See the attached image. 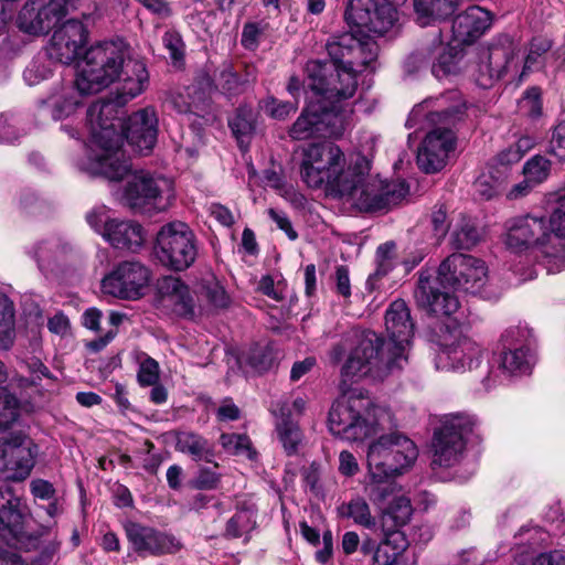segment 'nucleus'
I'll use <instances>...</instances> for the list:
<instances>
[{
  "mask_svg": "<svg viewBox=\"0 0 565 565\" xmlns=\"http://www.w3.org/2000/svg\"><path fill=\"white\" fill-rule=\"evenodd\" d=\"M385 327L388 334L386 340L370 330L350 331L331 348V363L339 364L345 358L340 370L342 386L364 376L383 380L395 370L403 369L414 332L409 309L404 300L391 303L385 315Z\"/></svg>",
  "mask_w": 565,
  "mask_h": 565,
  "instance_id": "nucleus-1",
  "label": "nucleus"
},
{
  "mask_svg": "<svg viewBox=\"0 0 565 565\" xmlns=\"http://www.w3.org/2000/svg\"><path fill=\"white\" fill-rule=\"evenodd\" d=\"M486 263L471 255L451 254L439 265L436 278L420 271L414 298L419 309L431 316H451L459 307L457 291L480 294L487 281Z\"/></svg>",
  "mask_w": 565,
  "mask_h": 565,
  "instance_id": "nucleus-2",
  "label": "nucleus"
},
{
  "mask_svg": "<svg viewBox=\"0 0 565 565\" xmlns=\"http://www.w3.org/2000/svg\"><path fill=\"white\" fill-rule=\"evenodd\" d=\"M127 56V49L120 40L92 45L78 67L77 88L86 94H96L122 79L120 95L128 99L138 96L147 87L149 74L143 62Z\"/></svg>",
  "mask_w": 565,
  "mask_h": 565,
  "instance_id": "nucleus-3",
  "label": "nucleus"
},
{
  "mask_svg": "<svg viewBox=\"0 0 565 565\" xmlns=\"http://www.w3.org/2000/svg\"><path fill=\"white\" fill-rule=\"evenodd\" d=\"M117 105L114 102H96L86 114L93 147L92 153L78 162V168L94 177L107 180L121 179L129 170L120 150L121 137L117 131Z\"/></svg>",
  "mask_w": 565,
  "mask_h": 565,
  "instance_id": "nucleus-4",
  "label": "nucleus"
},
{
  "mask_svg": "<svg viewBox=\"0 0 565 565\" xmlns=\"http://www.w3.org/2000/svg\"><path fill=\"white\" fill-rule=\"evenodd\" d=\"M343 151L333 142L310 143L302 151L300 174L311 189L326 186L334 195L351 189L348 179L354 169V161L344 169Z\"/></svg>",
  "mask_w": 565,
  "mask_h": 565,
  "instance_id": "nucleus-5",
  "label": "nucleus"
},
{
  "mask_svg": "<svg viewBox=\"0 0 565 565\" xmlns=\"http://www.w3.org/2000/svg\"><path fill=\"white\" fill-rule=\"evenodd\" d=\"M369 172L370 161L364 156H358L348 179L351 189L340 192L339 196L351 200L360 211L379 212L397 205L408 194L409 188L405 181L387 182Z\"/></svg>",
  "mask_w": 565,
  "mask_h": 565,
  "instance_id": "nucleus-6",
  "label": "nucleus"
},
{
  "mask_svg": "<svg viewBox=\"0 0 565 565\" xmlns=\"http://www.w3.org/2000/svg\"><path fill=\"white\" fill-rule=\"evenodd\" d=\"M450 97L458 99L456 105L428 115L429 121L438 127L427 134L417 152V164L426 173L441 170L455 147L456 138L451 127L463 118L466 106L456 92L450 93Z\"/></svg>",
  "mask_w": 565,
  "mask_h": 565,
  "instance_id": "nucleus-7",
  "label": "nucleus"
},
{
  "mask_svg": "<svg viewBox=\"0 0 565 565\" xmlns=\"http://www.w3.org/2000/svg\"><path fill=\"white\" fill-rule=\"evenodd\" d=\"M359 51L351 53L345 67L338 70L334 65L320 60H312L306 64V74L310 89L328 98H351L356 92L361 57L364 52V42L359 41Z\"/></svg>",
  "mask_w": 565,
  "mask_h": 565,
  "instance_id": "nucleus-8",
  "label": "nucleus"
},
{
  "mask_svg": "<svg viewBox=\"0 0 565 565\" xmlns=\"http://www.w3.org/2000/svg\"><path fill=\"white\" fill-rule=\"evenodd\" d=\"M125 161L130 166L127 160ZM130 171L131 167L121 178L122 180L129 177L120 198L122 204L139 213L164 211L174 198L173 182L142 170L134 173Z\"/></svg>",
  "mask_w": 565,
  "mask_h": 565,
  "instance_id": "nucleus-9",
  "label": "nucleus"
},
{
  "mask_svg": "<svg viewBox=\"0 0 565 565\" xmlns=\"http://www.w3.org/2000/svg\"><path fill=\"white\" fill-rule=\"evenodd\" d=\"M418 449L408 437L392 433L382 435L367 449V470L374 476H398L417 459Z\"/></svg>",
  "mask_w": 565,
  "mask_h": 565,
  "instance_id": "nucleus-10",
  "label": "nucleus"
},
{
  "mask_svg": "<svg viewBox=\"0 0 565 565\" xmlns=\"http://www.w3.org/2000/svg\"><path fill=\"white\" fill-rule=\"evenodd\" d=\"M475 424V418L467 414L457 413L443 417L431 440L434 468H449L461 460L466 447L465 436L472 430Z\"/></svg>",
  "mask_w": 565,
  "mask_h": 565,
  "instance_id": "nucleus-11",
  "label": "nucleus"
},
{
  "mask_svg": "<svg viewBox=\"0 0 565 565\" xmlns=\"http://www.w3.org/2000/svg\"><path fill=\"white\" fill-rule=\"evenodd\" d=\"M154 254L163 266L173 270H184L198 256L195 234L183 222L164 224L157 234Z\"/></svg>",
  "mask_w": 565,
  "mask_h": 565,
  "instance_id": "nucleus-12",
  "label": "nucleus"
},
{
  "mask_svg": "<svg viewBox=\"0 0 565 565\" xmlns=\"http://www.w3.org/2000/svg\"><path fill=\"white\" fill-rule=\"evenodd\" d=\"M480 358V347L473 340L459 329L450 330L447 327L435 363L441 371H466L477 367Z\"/></svg>",
  "mask_w": 565,
  "mask_h": 565,
  "instance_id": "nucleus-13",
  "label": "nucleus"
},
{
  "mask_svg": "<svg viewBox=\"0 0 565 565\" xmlns=\"http://www.w3.org/2000/svg\"><path fill=\"white\" fill-rule=\"evenodd\" d=\"M150 281V270L139 260H124L102 280L105 294L120 298L137 300L145 295Z\"/></svg>",
  "mask_w": 565,
  "mask_h": 565,
  "instance_id": "nucleus-14",
  "label": "nucleus"
},
{
  "mask_svg": "<svg viewBox=\"0 0 565 565\" xmlns=\"http://www.w3.org/2000/svg\"><path fill=\"white\" fill-rule=\"evenodd\" d=\"M361 399L353 397L333 403L328 417L332 435L348 441H358L374 433L373 425L361 416Z\"/></svg>",
  "mask_w": 565,
  "mask_h": 565,
  "instance_id": "nucleus-15",
  "label": "nucleus"
},
{
  "mask_svg": "<svg viewBox=\"0 0 565 565\" xmlns=\"http://www.w3.org/2000/svg\"><path fill=\"white\" fill-rule=\"evenodd\" d=\"M505 245L513 253L537 247L543 255L547 246L548 226L545 217L516 216L505 223Z\"/></svg>",
  "mask_w": 565,
  "mask_h": 565,
  "instance_id": "nucleus-16",
  "label": "nucleus"
},
{
  "mask_svg": "<svg viewBox=\"0 0 565 565\" xmlns=\"http://www.w3.org/2000/svg\"><path fill=\"white\" fill-rule=\"evenodd\" d=\"M32 443L23 435L0 439V475L21 481L29 477L35 463Z\"/></svg>",
  "mask_w": 565,
  "mask_h": 565,
  "instance_id": "nucleus-17",
  "label": "nucleus"
},
{
  "mask_svg": "<svg viewBox=\"0 0 565 565\" xmlns=\"http://www.w3.org/2000/svg\"><path fill=\"white\" fill-rule=\"evenodd\" d=\"M87 38L85 25L77 19H70L54 31L46 46L47 57L71 64L83 53Z\"/></svg>",
  "mask_w": 565,
  "mask_h": 565,
  "instance_id": "nucleus-18",
  "label": "nucleus"
},
{
  "mask_svg": "<svg viewBox=\"0 0 565 565\" xmlns=\"http://www.w3.org/2000/svg\"><path fill=\"white\" fill-rule=\"evenodd\" d=\"M124 529L132 550L140 556L174 553L181 547L180 542L173 535L137 522L128 521Z\"/></svg>",
  "mask_w": 565,
  "mask_h": 565,
  "instance_id": "nucleus-19",
  "label": "nucleus"
},
{
  "mask_svg": "<svg viewBox=\"0 0 565 565\" xmlns=\"http://www.w3.org/2000/svg\"><path fill=\"white\" fill-rule=\"evenodd\" d=\"M514 60V47L508 45H492L480 52L473 73L476 83L482 88H490L510 68Z\"/></svg>",
  "mask_w": 565,
  "mask_h": 565,
  "instance_id": "nucleus-20",
  "label": "nucleus"
},
{
  "mask_svg": "<svg viewBox=\"0 0 565 565\" xmlns=\"http://www.w3.org/2000/svg\"><path fill=\"white\" fill-rule=\"evenodd\" d=\"M44 275L60 270L74 256L75 247L66 238L52 235L38 241L29 250Z\"/></svg>",
  "mask_w": 565,
  "mask_h": 565,
  "instance_id": "nucleus-21",
  "label": "nucleus"
},
{
  "mask_svg": "<svg viewBox=\"0 0 565 565\" xmlns=\"http://www.w3.org/2000/svg\"><path fill=\"white\" fill-rule=\"evenodd\" d=\"M126 138L139 153H150L158 138L156 110L147 107L131 114L126 126Z\"/></svg>",
  "mask_w": 565,
  "mask_h": 565,
  "instance_id": "nucleus-22",
  "label": "nucleus"
},
{
  "mask_svg": "<svg viewBox=\"0 0 565 565\" xmlns=\"http://www.w3.org/2000/svg\"><path fill=\"white\" fill-rule=\"evenodd\" d=\"M547 246L543 249V263L550 273L565 268V207L555 210L550 218Z\"/></svg>",
  "mask_w": 565,
  "mask_h": 565,
  "instance_id": "nucleus-23",
  "label": "nucleus"
},
{
  "mask_svg": "<svg viewBox=\"0 0 565 565\" xmlns=\"http://www.w3.org/2000/svg\"><path fill=\"white\" fill-rule=\"evenodd\" d=\"M490 24V13L478 6H472L454 19V39L461 44H470L479 39Z\"/></svg>",
  "mask_w": 565,
  "mask_h": 565,
  "instance_id": "nucleus-24",
  "label": "nucleus"
},
{
  "mask_svg": "<svg viewBox=\"0 0 565 565\" xmlns=\"http://www.w3.org/2000/svg\"><path fill=\"white\" fill-rule=\"evenodd\" d=\"M103 237L115 248L136 252L145 242L143 228L132 221L110 220L106 222Z\"/></svg>",
  "mask_w": 565,
  "mask_h": 565,
  "instance_id": "nucleus-25",
  "label": "nucleus"
},
{
  "mask_svg": "<svg viewBox=\"0 0 565 565\" xmlns=\"http://www.w3.org/2000/svg\"><path fill=\"white\" fill-rule=\"evenodd\" d=\"M160 291L166 305L171 306L177 315L185 318L194 316L193 297L181 279L171 276L166 277L160 285Z\"/></svg>",
  "mask_w": 565,
  "mask_h": 565,
  "instance_id": "nucleus-26",
  "label": "nucleus"
},
{
  "mask_svg": "<svg viewBox=\"0 0 565 565\" xmlns=\"http://www.w3.org/2000/svg\"><path fill=\"white\" fill-rule=\"evenodd\" d=\"M256 79L248 68L242 76L230 62L222 63L213 73V84L222 94L232 97L244 93L248 85Z\"/></svg>",
  "mask_w": 565,
  "mask_h": 565,
  "instance_id": "nucleus-27",
  "label": "nucleus"
},
{
  "mask_svg": "<svg viewBox=\"0 0 565 565\" xmlns=\"http://www.w3.org/2000/svg\"><path fill=\"white\" fill-rule=\"evenodd\" d=\"M315 97L321 100V108L319 110L320 118V135L321 137L340 138L344 135L348 121L345 115L341 113L334 103L343 98H328L311 89Z\"/></svg>",
  "mask_w": 565,
  "mask_h": 565,
  "instance_id": "nucleus-28",
  "label": "nucleus"
},
{
  "mask_svg": "<svg viewBox=\"0 0 565 565\" xmlns=\"http://www.w3.org/2000/svg\"><path fill=\"white\" fill-rule=\"evenodd\" d=\"M273 414L277 417L276 431L286 454L295 455L302 441V433L296 422L290 418V408L286 402H279Z\"/></svg>",
  "mask_w": 565,
  "mask_h": 565,
  "instance_id": "nucleus-29",
  "label": "nucleus"
},
{
  "mask_svg": "<svg viewBox=\"0 0 565 565\" xmlns=\"http://www.w3.org/2000/svg\"><path fill=\"white\" fill-rule=\"evenodd\" d=\"M23 524L21 501L10 488H0V530L18 535Z\"/></svg>",
  "mask_w": 565,
  "mask_h": 565,
  "instance_id": "nucleus-30",
  "label": "nucleus"
},
{
  "mask_svg": "<svg viewBox=\"0 0 565 565\" xmlns=\"http://www.w3.org/2000/svg\"><path fill=\"white\" fill-rule=\"evenodd\" d=\"M408 545L409 542L404 532H384V539L377 544L372 557V565H395Z\"/></svg>",
  "mask_w": 565,
  "mask_h": 565,
  "instance_id": "nucleus-31",
  "label": "nucleus"
},
{
  "mask_svg": "<svg viewBox=\"0 0 565 565\" xmlns=\"http://www.w3.org/2000/svg\"><path fill=\"white\" fill-rule=\"evenodd\" d=\"M310 99L307 107L289 129V136L295 140H307L310 138L321 137L319 110L321 100L318 97Z\"/></svg>",
  "mask_w": 565,
  "mask_h": 565,
  "instance_id": "nucleus-32",
  "label": "nucleus"
},
{
  "mask_svg": "<svg viewBox=\"0 0 565 565\" xmlns=\"http://www.w3.org/2000/svg\"><path fill=\"white\" fill-rule=\"evenodd\" d=\"M481 239V232L476 221L465 214H460L452 225L449 244L454 249H471Z\"/></svg>",
  "mask_w": 565,
  "mask_h": 565,
  "instance_id": "nucleus-33",
  "label": "nucleus"
},
{
  "mask_svg": "<svg viewBox=\"0 0 565 565\" xmlns=\"http://www.w3.org/2000/svg\"><path fill=\"white\" fill-rule=\"evenodd\" d=\"M86 93L77 88L76 79L73 85L63 87L61 94L51 99V116L54 120H64L71 118L82 106V97Z\"/></svg>",
  "mask_w": 565,
  "mask_h": 565,
  "instance_id": "nucleus-34",
  "label": "nucleus"
},
{
  "mask_svg": "<svg viewBox=\"0 0 565 565\" xmlns=\"http://www.w3.org/2000/svg\"><path fill=\"white\" fill-rule=\"evenodd\" d=\"M175 449L189 455L193 460L211 461L212 446L206 438L193 431H179L175 437Z\"/></svg>",
  "mask_w": 565,
  "mask_h": 565,
  "instance_id": "nucleus-35",
  "label": "nucleus"
},
{
  "mask_svg": "<svg viewBox=\"0 0 565 565\" xmlns=\"http://www.w3.org/2000/svg\"><path fill=\"white\" fill-rule=\"evenodd\" d=\"M412 513L411 500L407 497H394L388 507L382 511L383 532L399 531L398 527L404 526L411 520Z\"/></svg>",
  "mask_w": 565,
  "mask_h": 565,
  "instance_id": "nucleus-36",
  "label": "nucleus"
},
{
  "mask_svg": "<svg viewBox=\"0 0 565 565\" xmlns=\"http://www.w3.org/2000/svg\"><path fill=\"white\" fill-rule=\"evenodd\" d=\"M326 50L331 57L328 64L334 65L337 71L345 67L351 53L358 52L359 40L350 33L331 36L326 43Z\"/></svg>",
  "mask_w": 565,
  "mask_h": 565,
  "instance_id": "nucleus-37",
  "label": "nucleus"
},
{
  "mask_svg": "<svg viewBox=\"0 0 565 565\" xmlns=\"http://www.w3.org/2000/svg\"><path fill=\"white\" fill-rule=\"evenodd\" d=\"M414 9L422 24L450 17L457 6L456 0H413Z\"/></svg>",
  "mask_w": 565,
  "mask_h": 565,
  "instance_id": "nucleus-38",
  "label": "nucleus"
},
{
  "mask_svg": "<svg viewBox=\"0 0 565 565\" xmlns=\"http://www.w3.org/2000/svg\"><path fill=\"white\" fill-rule=\"evenodd\" d=\"M395 476H374L367 470L364 491L369 499L379 507H382L390 498H394L396 484L388 479Z\"/></svg>",
  "mask_w": 565,
  "mask_h": 565,
  "instance_id": "nucleus-39",
  "label": "nucleus"
},
{
  "mask_svg": "<svg viewBox=\"0 0 565 565\" xmlns=\"http://www.w3.org/2000/svg\"><path fill=\"white\" fill-rule=\"evenodd\" d=\"M338 513L341 518L352 519L356 525L369 530L376 525V520L372 515L367 502L361 497H355L349 502L340 504Z\"/></svg>",
  "mask_w": 565,
  "mask_h": 565,
  "instance_id": "nucleus-40",
  "label": "nucleus"
},
{
  "mask_svg": "<svg viewBox=\"0 0 565 565\" xmlns=\"http://www.w3.org/2000/svg\"><path fill=\"white\" fill-rule=\"evenodd\" d=\"M514 557L522 563L524 554L542 546L546 541V533L536 526H522L514 535Z\"/></svg>",
  "mask_w": 565,
  "mask_h": 565,
  "instance_id": "nucleus-41",
  "label": "nucleus"
},
{
  "mask_svg": "<svg viewBox=\"0 0 565 565\" xmlns=\"http://www.w3.org/2000/svg\"><path fill=\"white\" fill-rule=\"evenodd\" d=\"M18 25L20 30L29 34H41L50 30L44 23L35 0H28L22 7L18 15Z\"/></svg>",
  "mask_w": 565,
  "mask_h": 565,
  "instance_id": "nucleus-42",
  "label": "nucleus"
},
{
  "mask_svg": "<svg viewBox=\"0 0 565 565\" xmlns=\"http://www.w3.org/2000/svg\"><path fill=\"white\" fill-rule=\"evenodd\" d=\"M505 180L504 170L494 171V168L487 164L484 170L476 179L473 188L481 199L490 200L499 193Z\"/></svg>",
  "mask_w": 565,
  "mask_h": 565,
  "instance_id": "nucleus-43",
  "label": "nucleus"
},
{
  "mask_svg": "<svg viewBox=\"0 0 565 565\" xmlns=\"http://www.w3.org/2000/svg\"><path fill=\"white\" fill-rule=\"evenodd\" d=\"M228 126L239 143L243 145L255 131L253 109L248 106L237 108L234 117L230 119Z\"/></svg>",
  "mask_w": 565,
  "mask_h": 565,
  "instance_id": "nucleus-44",
  "label": "nucleus"
},
{
  "mask_svg": "<svg viewBox=\"0 0 565 565\" xmlns=\"http://www.w3.org/2000/svg\"><path fill=\"white\" fill-rule=\"evenodd\" d=\"M376 269L367 278L369 284H374L380 278L386 276L395 266L396 244L386 242L376 249Z\"/></svg>",
  "mask_w": 565,
  "mask_h": 565,
  "instance_id": "nucleus-45",
  "label": "nucleus"
},
{
  "mask_svg": "<svg viewBox=\"0 0 565 565\" xmlns=\"http://www.w3.org/2000/svg\"><path fill=\"white\" fill-rule=\"evenodd\" d=\"M255 525V509L242 508L227 521L225 536L230 539L241 537Z\"/></svg>",
  "mask_w": 565,
  "mask_h": 565,
  "instance_id": "nucleus-46",
  "label": "nucleus"
},
{
  "mask_svg": "<svg viewBox=\"0 0 565 565\" xmlns=\"http://www.w3.org/2000/svg\"><path fill=\"white\" fill-rule=\"evenodd\" d=\"M501 367L510 374H524L531 369L527 350L509 349L501 354Z\"/></svg>",
  "mask_w": 565,
  "mask_h": 565,
  "instance_id": "nucleus-47",
  "label": "nucleus"
},
{
  "mask_svg": "<svg viewBox=\"0 0 565 565\" xmlns=\"http://www.w3.org/2000/svg\"><path fill=\"white\" fill-rule=\"evenodd\" d=\"M201 296L213 309H226L231 303L230 296L214 277L202 281Z\"/></svg>",
  "mask_w": 565,
  "mask_h": 565,
  "instance_id": "nucleus-48",
  "label": "nucleus"
},
{
  "mask_svg": "<svg viewBox=\"0 0 565 565\" xmlns=\"http://www.w3.org/2000/svg\"><path fill=\"white\" fill-rule=\"evenodd\" d=\"M19 416V402L6 387L0 386V430L11 426Z\"/></svg>",
  "mask_w": 565,
  "mask_h": 565,
  "instance_id": "nucleus-49",
  "label": "nucleus"
},
{
  "mask_svg": "<svg viewBox=\"0 0 565 565\" xmlns=\"http://www.w3.org/2000/svg\"><path fill=\"white\" fill-rule=\"evenodd\" d=\"M551 172V161L543 156L536 154L529 159L523 167V174L534 184L544 182Z\"/></svg>",
  "mask_w": 565,
  "mask_h": 565,
  "instance_id": "nucleus-50",
  "label": "nucleus"
},
{
  "mask_svg": "<svg viewBox=\"0 0 565 565\" xmlns=\"http://www.w3.org/2000/svg\"><path fill=\"white\" fill-rule=\"evenodd\" d=\"M553 42L547 36H535L530 42L529 53L524 61V74L526 71H531L541 64V58L552 49Z\"/></svg>",
  "mask_w": 565,
  "mask_h": 565,
  "instance_id": "nucleus-51",
  "label": "nucleus"
},
{
  "mask_svg": "<svg viewBox=\"0 0 565 565\" xmlns=\"http://www.w3.org/2000/svg\"><path fill=\"white\" fill-rule=\"evenodd\" d=\"M35 2L39 4L44 23L49 29L67 14L66 0H35Z\"/></svg>",
  "mask_w": 565,
  "mask_h": 565,
  "instance_id": "nucleus-52",
  "label": "nucleus"
},
{
  "mask_svg": "<svg viewBox=\"0 0 565 565\" xmlns=\"http://www.w3.org/2000/svg\"><path fill=\"white\" fill-rule=\"evenodd\" d=\"M51 75V63L43 57L34 58L23 72V78L30 86L41 83Z\"/></svg>",
  "mask_w": 565,
  "mask_h": 565,
  "instance_id": "nucleus-53",
  "label": "nucleus"
},
{
  "mask_svg": "<svg viewBox=\"0 0 565 565\" xmlns=\"http://www.w3.org/2000/svg\"><path fill=\"white\" fill-rule=\"evenodd\" d=\"M163 47L169 52L170 58L174 65H179L184 60L185 44L181 34L175 30H168L162 36Z\"/></svg>",
  "mask_w": 565,
  "mask_h": 565,
  "instance_id": "nucleus-54",
  "label": "nucleus"
},
{
  "mask_svg": "<svg viewBox=\"0 0 565 565\" xmlns=\"http://www.w3.org/2000/svg\"><path fill=\"white\" fill-rule=\"evenodd\" d=\"M222 447L231 455H241L249 451L250 440L242 434H222L220 437Z\"/></svg>",
  "mask_w": 565,
  "mask_h": 565,
  "instance_id": "nucleus-55",
  "label": "nucleus"
},
{
  "mask_svg": "<svg viewBox=\"0 0 565 565\" xmlns=\"http://www.w3.org/2000/svg\"><path fill=\"white\" fill-rule=\"evenodd\" d=\"M521 159L522 157L519 152L510 146L488 162V166L494 168V171L504 170V178L508 179L510 167L518 163Z\"/></svg>",
  "mask_w": 565,
  "mask_h": 565,
  "instance_id": "nucleus-56",
  "label": "nucleus"
},
{
  "mask_svg": "<svg viewBox=\"0 0 565 565\" xmlns=\"http://www.w3.org/2000/svg\"><path fill=\"white\" fill-rule=\"evenodd\" d=\"M298 99L294 102L279 100L275 97H269L266 100V110L269 115L278 120L286 119L289 115L296 113L298 109Z\"/></svg>",
  "mask_w": 565,
  "mask_h": 565,
  "instance_id": "nucleus-57",
  "label": "nucleus"
},
{
  "mask_svg": "<svg viewBox=\"0 0 565 565\" xmlns=\"http://www.w3.org/2000/svg\"><path fill=\"white\" fill-rule=\"evenodd\" d=\"M138 382L141 386L154 385L159 381V363L147 356L139 365Z\"/></svg>",
  "mask_w": 565,
  "mask_h": 565,
  "instance_id": "nucleus-58",
  "label": "nucleus"
},
{
  "mask_svg": "<svg viewBox=\"0 0 565 565\" xmlns=\"http://www.w3.org/2000/svg\"><path fill=\"white\" fill-rule=\"evenodd\" d=\"M458 71L457 54L450 51L439 55L438 61L433 64L431 72L437 78H443Z\"/></svg>",
  "mask_w": 565,
  "mask_h": 565,
  "instance_id": "nucleus-59",
  "label": "nucleus"
},
{
  "mask_svg": "<svg viewBox=\"0 0 565 565\" xmlns=\"http://www.w3.org/2000/svg\"><path fill=\"white\" fill-rule=\"evenodd\" d=\"M548 153L565 162V122H559L553 130Z\"/></svg>",
  "mask_w": 565,
  "mask_h": 565,
  "instance_id": "nucleus-60",
  "label": "nucleus"
},
{
  "mask_svg": "<svg viewBox=\"0 0 565 565\" xmlns=\"http://www.w3.org/2000/svg\"><path fill=\"white\" fill-rule=\"evenodd\" d=\"M248 360L256 371L265 372L273 366L275 359L271 349L266 347L253 350Z\"/></svg>",
  "mask_w": 565,
  "mask_h": 565,
  "instance_id": "nucleus-61",
  "label": "nucleus"
},
{
  "mask_svg": "<svg viewBox=\"0 0 565 565\" xmlns=\"http://www.w3.org/2000/svg\"><path fill=\"white\" fill-rule=\"evenodd\" d=\"M220 482V476L210 468H201L192 480V486L199 490L215 489Z\"/></svg>",
  "mask_w": 565,
  "mask_h": 565,
  "instance_id": "nucleus-62",
  "label": "nucleus"
},
{
  "mask_svg": "<svg viewBox=\"0 0 565 565\" xmlns=\"http://www.w3.org/2000/svg\"><path fill=\"white\" fill-rule=\"evenodd\" d=\"M532 565H565V551L564 550H552L537 554Z\"/></svg>",
  "mask_w": 565,
  "mask_h": 565,
  "instance_id": "nucleus-63",
  "label": "nucleus"
},
{
  "mask_svg": "<svg viewBox=\"0 0 565 565\" xmlns=\"http://www.w3.org/2000/svg\"><path fill=\"white\" fill-rule=\"evenodd\" d=\"M268 215L277 224L278 228L284 231L291 241L297 238L298 234L292 228L291 222L285 212L269 209Z\"/></svg>",
  "mask_w": 565,
  "mask_h": 565,
  "instance_id": "nucleus-64",
  "label": "nucleus"
}]
</instances>
